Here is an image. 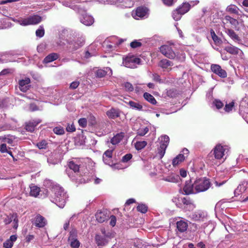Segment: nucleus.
I'll return each mask as SVG.
<instances>
[{
  "label": "nucleus",
  "mask_w": 248,
  "mask_h": 248,
  "mask_svg": "<svg viewBox=\"0 0 248 248\" xmlns=\"http://www.w3.org/2000/svg\"><path fill=\"white\" fill-rule=\"evenodd\" d=\"M226 148L221 144H217L208 154L206 157L207 163L210 165L220 164L223 162Z\"/></svg>",
  "instance_id": "f257e3e1"
},
{
  "label": "nucleus",
  "mask_w": 248,
  "mask_h": 248,
  "mask_svg": "<svg viewBox=\"0 0 248 248\" xmlns=\"http://www.w3.org/2000/svg\"><path fill=\"white\" fill-rule=\"evenodd\" d=\"M53 198V200L52 202L56 204L60 208H62L65 204L68 196L63 189L58 187H56L54 189Z\"/></svg>",
  "instance_id": "f03ea898"
},
{
  "label": "nucleus",
  "mask_w": 248,
  "mask_h": 248,
  "mask_svg": "<svg viewBox=\"0 0 248 248\" xmlns=\"http://www.w3.org/2000/svg\"><path fill=\"white\" fill-rule=\"evenodd\" d=\"M191 8L188 2H183L172 12V16L175 21L179 20L183 15L187 13Z\"/></svg>",
  "instance_id": "7ed1b4c3"
},
{
  "label": "nucleus",
  "mask_w": 248,
  "mask_h": 248,
  "mask_svg": "<svg viewBox=\"0 0 248 248\" xmlns=\"http://www.w3.org/2000/svg\"><path fill=\"white\" fill-rule=\"evenodd\" d=\"M211 186L209 179L206 177L197 179L194 182V188L196 192L207 190Z\"/></svg>",
  "instance_id": "20e7f679"
},
{
  "label": "nucleus",
  "mask_w": 248,
  "mask_h": 248,
  "mask_svg": "<svg viewBox=\"0 0 248 248\" xmlns=\"http://www.w3.org/2000/svg\"><path fill=\"white\" fill-rule=\"evenodd\" d=\"M169 142L170 138L167 135H165L160 137V146L157 149V155L160 159H162L164 156Z\"/></svg>",
  "instance_id": "39448f33"
},
{
  "label": "nucleus",
  "mask_w": 248,
  "mask_h": 248,
  "mask_svg": "<svg viewBox=\"0 0 248 248\" xmlns=\"http://www.w3.org/2000/svg\"><path fill=\"white\" fill-rule=\"evenodd\" d=\"M42 21V17L38 15H33L30 16L27 18L21 21V24L24 26L29 25H35L39 23Z\"/></svg>",
  "instance_id": "423d86ee"
},
{
  "label": "nucleus",
  "mask_w": 248,
  "mask_h": 248,
  "mask_svg": "<svg viewBox=\"0 0 248 248\" xmlns=\"http://www.w3.org/2000/svg\"><path fill=\"white\" fill-rule=\"evenodd\" d=\"M160 51L163 55L169 59H173L175 57V53L170 46L163 45L161 46Z\"/></svg>",
  "instance_id": "0eeeda50"
},
{
  "label": "nucleus",
  "mask_w": 248,
  "mask_h": 248,
  "mask_svg": "<svg viewBox=\"0 0 248 248\" xmlns=\"http://www.w3.org/2000/svg\"><path fill=\"white\" fill-rule=\"evenodd\" d=\"M84 43L85 41L83 39H78V40L76 41H73L69 42L67 47L69 50L71 51H75L83 46L84 44Z\"/></svg>",
  "instance_id": "6e6552de"
},
{
  "label": "nucleus",
  "mask_w": 248,
  "mask_h": 248,
  "mask_svg": "<svg viewBox=\"0 0 248 248\" xmlns=\"http://www.w3.org/2000/svg\"><path fill=\"white\" fill-rule=\"evenodd\" d=\"M211 71L220 78H225L227 76L226 71L221 67L218 64H212L211 65Z\"/></svg>",
  "instance_id": "1a4fd4ad"
},
{
  "label": "nucleus",
  "mask_w": 248,
  "mask_h": 248,
  "mask_svg": "<svg viewBox=\"0 0 248 248\" xmlns=\"http://www.w3.org/2000/svg\"><path fill=\"white\" fill-rule=\"evenodd\" d=\"M31 83V79L29 78H25L24 79L19 80L18 81L19 89L23 92L26 93L30 88L29 84Z\"/></svg>",
  "instance_id": "9d476101"
},
{
  "label": "nucleus",
  "mask_w": 248,
  "mask_h": 248,
  "mask_svg": "<svg viewBox=\"0 0 248 248\" xmlns=\"http://www.w3.org/2000/svg\"><path fill=\"white\" fill-rule=\"evenodd\" d=\"M122 111L119 108H111L106 112L107 116L112 119H115L120 117Z\"/></svg>",
  "instance_id": "9b49d317"
},
{
  "label": "nucleus",
  "mask_w": 248,
  "mask_h": 248,
  "mask_svg": "<svg viewBox=\"0 0 248 248\" xmlns=\"http://www.w3.org/2000/svg\"><path fill=\"white\" fill-rule=\"evenodd\" d=\"M80 20L82 23L86 26H90L94 22L93 18L86 13H84L81 16Z\"/></svg>",
  "instance_id": "f8f14e48"
},
{
  "label": "nucleus",
  "mask_w": 248,
  "mask_h": 248,
  "mask_svg": "<svg viewBox=\"0 0 248 248\" xmlns=\"http://www.w3.org/2000/svg\"><path fill=\"white\" fill-rule=\"evenodd\" d=\"M46 223V219L40 214H38L35 217L34 224L39 228L44 227Z\"/></svg>",
  "instance_id": "ddd939ff"
},
{
  "label": "nucleus",
  "mask_w": 248,
  "mask_h": 248,
  "mask_svg": "<svg viewBox=\"0 0 248 248\" xmlns=\"http://www.w3.org/2000/svg\"><path fill=\"white\" fill-rule=\"evenodd\" d=\"M113 151V149H108L104 152L103 155V159L105 164L110 165Z\"/></svg>",
  "instance_id": "4468645a"
},
{
  "label": "nucleus",
  "mask_w": 248,
  "mask_h": 248,
  "mask_svg": "<svg viewBox=\"0 0 248 248\" xmlns=\"http://www.w3.org/2000/svg\"><path fill=\"white\" fill-rule=\"evenodd\" d=\"M96 220L99 223H103L108 218V215L107 211L97 212L95 214Z\"/></svg>",
  "instance_id": "2eb2a0df"
},
{
  "label": "nucleus",
  "mask_w": 248,
  "mask_h": 248,
  "mask_svg": "<svg viewBox=\"0 0 248 248\" xmlns=\"http://www.w3.org/2000/svg\"><path fill=\"white\" fill-rule=\"evenodd\" d=\"M194 188V183H191V180L186 181L183 190L186 194L188 195L193 193Z\"/></svg>",
  "instance_id": "dca6fc26"
},
{
  "label": "nucleus",
  "mask_w": 248,
  "mask_h": 248,
  "mask_svg": "<svg viewBox=\"0 0 248 248\" xmlns=\"http://www.w3.org/2000/svg\"><path fill=\"white\" fill-rule=\"evenodd\" d=\"M95 241L98 246H104L108 242V239L99 234L95 235Z\"/></svg>",
  "instance_id": "f3484780"
},
{
  "label": "nucleus",
  "mask_w": 248,
  "mask_h": 248,
  "mask_svg": "<svg viewBox=\"0 0 248 248\" xmlns=\"http://www.w3.org/2000/svg\"><path fill=\"white\" fill-rule=\"evenodd\" d=\"M41 122V120L33 121L26 124L25 129L27 131L32 132L34 131L35 127Z\"/></svg>",
  "instance_id": "a211bd4d"
},
{
  "label": "nucleus",
  "mask_w": 248,
  "mask_h": 248,
  "mask_svg": "<svg viewBox=\"0 0 248 248\" xmlns=\"http://www.w3.org/2000/svg\"><path fill=\"white\" fill-rule=\"evenodd\" d=\"M204 217V214L202 211L196 212L190 216L191 218L195 221H202Z\"/></svg>",
  "instance_id": "6ab92c4d"
},
{
  "label": "nucleus",
  "mask_w": 248,
  "mask_h": 248,
  "mask_svg": "<svg viewBox=\"0 0 248 248\" xmlns=\"http://www.w3.org/2000/svg\"><path fill=\"white\" fill-rule=\"evenodd\" d=\"M173 65V63L167 60L163 59L159 62V66L163 69H168L169 71L171 70L170 66Z\"/></svg>",
  "instance_id": "aec40b11"
},
{
  "label": "nucleus",
  "mask_w": 248,
  "mask_h": 248,
  "mask_svg": "<svg viewBox=\"0 0 248 248\" xmlns=\"http://www.w3.org/2000/svg\"><path fill=\"white\" fill-rule=\"evenodd\" d=\"M59 57V55L56 53H50L44 58L43 62L45 63H49L56 60Z\"/></svg>",
  "instance_id": "412c9836"
},
{
  "label": "nucleus",
  "mask_w": 248,
  "mask_h": 248,
  "mask_svg": "<svg viewBox=\"0 0 248 248\" xmlns=\"http://www.w3.org/2000/svg\"><path fill=\"white\" fill-rule=\"evenodd\" d=\"M176 227L180 232H183L187 230L188 224L186 222L183 220H180L177 222Z\"/></svg>",
  "instance_id": "4be33fe9"
},
{
  "label": "nucleus",
  "mask_w": 248,
  "mask_h": 248,
  "mask_svg": "<svg viewBox=\"0 0 248 248\" xmlns=\"http://www.w3.org/2000/svg\"><path fill=\"white\" fill-rule=\"evenodd\" d=\"M148 9L145 7H138L136 10V16L139 17H143L146 16L148 12Z\"/></svg>",
  "instance_id": "5701e85b"
},
{
  "label": "nucleus",
  "mask_w": 248,
  "mask_h": 248,
  "mask_svg": "<svg viewBox=\"0 0 248 248\" xmlns=\"http://www.w3.org/2000/svg\"><path fill=\"white\" fill-rule=\"evenodd\" d=\"M124 136V132L117 134L111 139V143L113 145H116L119 143L123 139Z\"/></svg>",
  "instance_id": "b1692460"
},
{
  "label": "nucleus",
  "mask_w": 248,
  "mask_h": 248,
  "mask_svg": "<svg viewBox=\"0 0 248 248\" xmlns=\"http://www.w3.org/2000/svg\"><path fill=\"white\" fill-rule=\"evenodd\" d=\"M144 98L148 102L152 105H155L157 103V101L155 98L150 93H145L143 94Z\"/></svg>",
  "instance_id": "393cba45"
},
{
  "label": "nucleus",
  "mask_w": 248,
  "mask_h": 248,
  "mask_svg": "<svg viewBox=\"0 0 248 248\" xmlns=\"http://www.w3.org/2000/svg\"><path fill=\"white\" fill-rule=\"evenodd\" d=\"M225 32L233 41H238L240 40L239 37L233 30L228 29L226 30Z\"/></svg>",
  "instance_id": "a878e982"
},
{
  "label": "nucleus",
  "mask_w": 248,
  "mask_h": 248,
  "mask_svg": "<svg viewBox=\"0 0 248 248\" xmlns=\"http://www.w3.org/2000/svg\"><path fill=\"white\" fill-rule=\"evenodd\" d=\"M185 159V157L183 154H179L172 160V164L175 167L183 162Z\"/></svg>",
  "instance_id": "bb28decb"
},
{
  "label": "nucleus",
  "mask_w": 248,
  "mask_h": 248,
  "mask_svg": "<svg viewBox=\"0 0 248 248\" xmlns=\"http://www.w3.org/2000/svg\"><path fill=\"white\" fill-rule=\"evenodd\" d=\"M226 11L230 14L239 15V8L234 4H230L226 8Z\"/></svg>",
  "instance_id": "cd10ccee"
},
{
  "label": "nucleus",
  "mask_w": 248,
  "mask_h": 248,
  "mask_svg": "<svg viewBox=\"0 0 248 248\" xmlns=\"http://www.w3.org/2000/svg\"><path fill=\"white\" fill-rule=\"evenodd\" d=\"M227 52L232 55H237L240 49L235 46H230L225 47L224 49Z\"/></svg>",
  "instance_id": "c85d7f7f"
},
{
  "label": "nucleus",
  "mask_w": 248,
  "mask_h": 248,
  "mask_svg": "<svg viewBox=\"0 0 248 248\" xmlns=\"http://www.w3.org/2000/svg\"><path fill=\"white\" fill-rule=\"evenodd\" d=\"M210 34L213 40L216 45L219 46L222 44V41L221 39L216 35L215 31L213 29L210 30Z\"/></svg>",
  "instance_id": "c756f323"
},
{
  "label": "nucleus",
  "mask_w": 248,
  "mask_h": 248,
  "mask_svg": "<svg viewBox=\"0 0 248 248\" xmlns=\"http://www.w3.org/2000/svg\"><path fill=\"white\" fill-rule=\"evenodd\" d=\"M40 189L36 186H30V195L31 196L36 197L39 194Z\"/></svg>",
  "instance_id": "7c9ffc66"
},
{
  "label": "nucleus",
  "mask_w": 248,
  "mask_h": 248,
  "mask_svg": "<svg viewBox=\"0 0 248 248\" xmlns=\"http://www.w3.org/2000/svg\"><path fill=\"white\" fill-rule=\"evenodd\" d=\"M128 104L132 108L139 111H141L143 109L142 106L139 103L135 102L133 101H130Z\"/></svg>",
  "instance_id": "2f4dec72"
},
{
  "label": "nucleus",
  "mask_w": 248,
  "mask_h": 248,
  "mask_svg": "<svg viewBox=\"0 0 248 248\" xmlns=\"http://www.w3.org/2000/svg\"><path fill=\"white\" fill-rule=\"evenodd\" d=\"M70 169L73 170L75 172H78L79 170V165L76 164L73 161H71L68 164Z\"/></svg>",
  "instance_id": "473e14b6"
},
{
  "label": "nucleus",
  "mask_w": 248,
  "mask_h": 248,
  "mask_svg": "<svg viewBox=\"0 0 248 248\" xmlns=\"http://www.w3.org/2000/svg\"><path fill=\"white\" fill-rule=\"evenodd\" d=\"M147 144V142L145 141H137L135 144V147L136 150H140L143 149Z\"/></svg>",
  "instance_id": "72a5a7b5"
},
{
  "label": "nucleus",
  "mask_w": 248,
  "mask_h": 248,
  "mask_svg": "<svg viewBox=\"0 0 248 248\" xmlns=\"http://www.w3.org/2000/svg\"><path fill=\"white\" fill-rule=\"evenodd\" d=\"M225 19L227 21L229 22L231 24L234 26H237L239 24L238 21L236 19H234L229 16H226L225 17Z\"/></svg>",
  "instance_id": "f704fd0d"
},
{
  "label": "nucleus",
  "mask_w": 248,
  "mask_h": 248,
  "mask_svg": "<svg viewBox=\"0 0 248 248\" xmlns=\"http://www.w3.org/2000/svg\"><path fill=\"white\" fill-rule=\"evenodd\" d=\"M13 228L15 229H17L18 226V215L17 213H15L13 214Z\"/></svg>",
  "instance_id": "c9c22d12"
},
{
  "label": "nucleus",
  "mask_w": 248,
  "mask_h": 248,
  "mask_svg": "<svg viewBox=\"0 0 248 248\" xmlns=\"http://www.w3.org/2000/svg\"><path fill=\"white\" fill-rule=\"evenodd\" d=\"M234 106V102L232 101L231 102H230L228 104H227V103L226 104L225 107L224 108V109L225 112L228 113V112H231Z\"/></svg>",
  "instance_id": "e433bc0d"
},
{
  "label": "nucleus",
  "mask_w": 248,
  "mask_h": 248,
  "mask_svg": "<svg viewBox=\"0 0 248 248\" xmlns=\"http://www.w3.org/2000/svg\"><path fill=\"white\" fill-rule=\"evenodd\" d=\"M137 210L142 213H145L148 210V207L144 204H140L137 207Z\"/></svg>",
  "instance_id": "4c0bfd02"
},
{
  "label": "nucleus",
  "mask_w": 248,
  "mask_h": 248,
  "mask_svg": "<svg viewBox=\"0 0 248 248\" xmlns=\"http://www.w3.org/2000/svg\"><path fill=\"white\" fill-rule=\"evenodd\" d=\"M123 85L124 87L125 91L128 92H131L134 91V87L131 83L129 82H126L124 83Z\"/></svg>",
  "instance_id": "58836bf2"
},
{
  "label": "nucleus",
  "mask_w": 248,
  "mask_h": 248,
  "mask_svg": "<svg viewBox=\"0 0 248 248\" xmlns=\"http://www.w3.org/2000/svg\"><path fill=\"white\" fill-rule=\"evenodd\" d=\"M77 232L76 230H72L70 232L68 241L77 239Z\"/></svg>",
  "instance_id": "ea45409f"
},
{
  "label": "nucleus",
  "mask_w": 248,
  "mask_h": 248,
  "mask_svg": "<svg viewBox=\"0 0 248 248\" xmlns=\"http://www.w3.org/2000/svg\"><path fill=\"white\" fill-rule=\"evenodd\" d=\"M247 189V185H246V182H244L242 183L241 184H240L238 186L237 189L235 190V192L237 190H239L240 192H241L242 193H244L246 191Z\"/></svg>",
  "instance_id": "a19ab883"
},
{
  "label": "nucleus",
  "mask_w": 248,
  "mask_h": 248,
  "mask_svg": "<svg viewBox=\"0 0 248 248\" xmlns=\"http://www.w3.org/2000/svg\"><path fill=\"white\" fill-rule=\"evenodd\" d=\"M69 242H70V245L72 248H79L80 243L78 239L69 241Z\"/></svg>",
  "instance_id": "79ce46f5"
},
{
  "label": "nucleus",
  "mask_w": 248,
  "mask_h": 248,
  "mask_svg": "<svg viewBox=\"0 0 248 248\" xmlns=\"http://www.w3.org/2000/svg\"><path fill=\"white\" fill-rule=\"evenodd\" d=\"M36 35L40 38L42 37L45 34V30L43 26H40L38 29L36 31Z\"/></svg>",
  "instance_id": "37998d69"
},
{
  "label": "nucleus",
  "mask_w": 248,
  "mask_h": 248,
  "mask_svg": "<svg viewBox=\"0 0 248 248\" xmlns=\"http://www.w3.org/2000/svg\"><path fill=\"white\" fill-rule=\"evenodd\" d=\"M213 103L218 109L222 108V107L224 106L223 103L219 99H215Z\"/></svg>",
  "instance_id": "c03bdc74"
},
{
  "label": "nucleus",
  "mask_w": 248,
  "mask_h": 248,
  "mask_svg": "<svg viewBox=\"0 0 248 248\" xmlns=\"http://www.w3.org/2000/svg\"><path fill=\"white\" fill-rule=\"evenodd\" d=\"M54 133L57 135H63L64 133V131L63 128L61 127H55L53 130Z\"/></svg>",
  "instance_id": "a18cd8bd"
},
{
  "label": "nucleus",
  "mask_w": 248,
  "mask_h": 248,
  "mask_svg": "<svg viewBox=\"0 0 248 248\" xmlns=\"http://www.w3.org/2000/svg\"><path fill=\"white\" fill-rule=\"evenodd\" d=\"M163 4L167 6H172L177 1V0H162Z\"/></svg>",
  "instance_id": "49530a36"
},
{
  "label": "nucleus",
  "mask_w": 248,
  "mask_h": 248,
  "mask_svg": "<svg viewBox=\"0 0 248 248\" xmlns=\"http://www.w3.org/2000/svg\"><path fill=\"white\" fill-rule=\"evenodd\" d=\"M47 143L45 140H43L37 143V146L40 149H46L47 147Z\"/></svg>",
  "instance_id": "de8ad7c7"
},
{
  "label": "nucleus",
  "mask_w": 248,
  "mask_h": 248,
  "mask_svg": "<svg viewBox=\"0 0 248 248\" xmlns=\"http://www.w3.org/2000/svg\"><path fill=\"white\" fill-rule=\"evenodd\" d=\"M149 131V128L145 127L143 129H140L138 130L137 134L140 136H143L147 134Z\"/></svg>",
  "instance_id": "09e8293b"
},
{
  "label": "nucleus",
  "mask_w": 248,
  "mask_h": 248,
  "mask_svg": "<svg viewBox=\"0 0 248 248\" xmlns=\"http://www.w3.org/2000/svg\"><path fill=\"white\" fill-rule=\"evenodd\" d=\"M107 74V72L103 69H98L96 72V76L97 77L101 78L104 77Z\"/></svg>",
  "instance_id": "8fccbe9b"
},
{
  "label": "nucleus",
  "mask_w": 248,
  "mask_h": 248,
  "mask_svg": "<svg viewBox=\"0 0 248 248\" xmlns=\"http://www.w3.org/2000/svg\"><path fill=\"white\" fill-rule=\"evenodd\" d=\"M13 220V214H11L9 216H6L3 219V222L5 224H9Z\"/></svg>",
  "instance_id": "3c124183"
},
{
  "label": "nucleus",
  "mask_w": 248,
  "mask_h": 248,
  "mask_svg": "<svg viewBox=\"0 0 248 248\" xmlns=\"http://www.w3.org/2000/svg\"><path fill=\"white\" fill-rule=\"evenodd\" d=\"M141 45V43L136 40L132 42L130 44V46L133 48H136L137 47H140Z\"/></svg>",
  "instance_id": "603ef678"
},
{
  "label": "nucleus",
  "mask_w": 248,
  "mask_h": 248,
  "mask_svg": "<svg viewBox=\"0 0 248 248\" xmlns=\"http://www.w3.org/2000/svg\"><path fill=\"white\" fill-rule=\"evenodd\" d=\"M78 122L79 125L81 127H82L83 128L86 127L87 124V121L86 118H80L79 119Z\"/></svg>",
  "instance_id": "864d4df0"
},
{
  "label": "nucleus",
  "mask_w": 248,
  "mask_h": 248,
  "mask_svg": "<svg viewBox=\"0 0 248 248\" xmlns=\"http://www.w3.org/2000/svg\"><path fill=\"white\" fill-rule=\"evenodd\" d=\"M132 157V155L131 154H127L124 155L122 159V161L123 162H127L129 160H130Z\"/></svg>",
  "instance_id": "5fc2aeb1"
},
{
  "label": "nucleus",
  "mask_w": 248,
  "mask_h": 248,
  "mask_svg": "<svg viewBox=\"0 0 248 248\" xmlns=\"http://www.w3.org/2000/svg\"><path fill=\"white\" fill-rule=\"evenodd\" d=\"M109 219H110L109 224L112 227L115 226V225H116V217L115 216H114V215H111L109 217Z\"/></svg>",
  "instance_id": "6e6d98bb"
},
{
  "label": "nucleus",
  "mask_w": 248,
  "mask_h": 248,
  "mask_svg": "<svg viewBox=\"0 0 248 248\" xmlns=\"http://www.w3.org/2000/svg\"><path fill=\"white\" fill-rule=\"evenodd\" d=\"M182 202L184 204L187 205L192 204V201L190 198H187L186 197H184L182 199Z\"/></svg>",
  "instance_id": "4d7b16f0"
},
{
  "label": "nucleus",
  "mask_w": 248,
  "mask_h": 248,
  "mask_svg": "<svg viewBox=\"0 0 248 248\" xmlns=\"http://www.w3.org/2000/svg\"><path fill=\"white\" fill-rule=\"evenodd\" d=\"M153 80L159 83L162 82V80L161 79V78L159 75L157 74H153Z\"/></svg>",
  "instance_id": "13d9d810"
},
{
  "label": "nucleus",
  "mask_w": 248,
  "mask_h": 248,
  "mask_svg": "<svg viewBox=\"0 0 248 248\" xmlns=\"http://www.w3.org/2000/svg\"><path fill=\"white\" fill-rule=\"evenodd\" d=\"M13 246V243L9 240H6L3 243V247L5 248H11Z\"/></svg>",
  "instance_id": "bf43d9fd"
},
{
  "label": "nucleus",
  "mask_w": 248,
  "mask_h": 248,
  "mask_svg": "<svg viewBox=\"0 0 248 248\" xmlns=\"http://www.w3.org/2000/svg\"><path fill=\"white\" fill-rule=\"evenodd\" d=\"M79 84V82L78 81H73L70 84L69 88L71 89H76L78 86Z\"/></svg>",
  "instance_id": "052dcab7"
},
{
  "label": "nucleus",
  "mask_w": 248,
  "mask_h": 248,
  "mask_svg": "<svg viewBox=\"0 0 248 248\" xmlns=\"http://www.w3.org/2000/svg\"><path fill=\"white\" fill-rule=\"evenodd\" d=\"M128 62H131L134 63L140 64V59L139 58L132 57L131 58Z\"/></svg>",
  "instance_id": "680f3d73"
},
{
  "label": "nucleus",
  "mask_w": 248,
  "mask_h": 248,
  "mask_svg": "<svg viewBox=\"0 0 248 248\" xmlns=\"http://www.w3.org/2000/svg\"><path fill=\"white\" fill-rule=\"evenodd\" d=\"M66 130L68 132H73L76 131V128L75 127V125L72 124H68L67 126L66 127Z\"/></svg>",
  "instance_id": "e2e57ef3"
},
{
  "label": "nucleus",
  "mask_w": 248,
  "mask_h": 248,
  "mask_svg": "<svg viewBox=\"0 0 248 248\" xmlns=\"http://www.w3.org/2000/svg\"><path fill=\"white\" fill-rule=\"evenodd\" d=\"M7 145L5 143H2L0 145V152L1 153L7 152Z\"/></svg>",
  "instance_id": "0e129e2a"
},
{
  "label": "nucleus",
  "mask_w": 248,
  "mask_h": 248,
  "mask_svg": "<svg viewBox=\"0 0 248 248\" xmlns=\"http://www.w3.org/2000/svg\"><path fill=\"white\" fill-rule=\"evenodd\" d=\"M179 178V177L178 176H176V178L174 177H169L168 178H166V180L168 182L175 183L177 181V180Z\"/></svg>",
  "instance_id": "69168bd1"
},
{
  "label": "nucleus",
  "mask_w": 248,
  "mask_h": 248,
  "mask_svg": "<svg viewBox=\"0 0 248 248\" xmlns=\"http://www.w3.org/2000/svg\"><path fill=\"white\" fill-rule=\"evenodd\" d=\"M114 237V234L111 232H107L106 234L104 236V237L106 238L107 239H111L112 238H113Z\"/></svg>",
  "instance_id": "338daca9"
},
{
  "label": "nucleus",
  "mask_w": 248,
  "mask_h": 248,
  "mask_svg": "<svg viewBox=\"0 0 248 248\" xmlns=\"http://www.w3.org/2000/svg\"><path fill=\"white\" fill-rule=\"evenodd\" d=\"M12 70L10 69H4L0 72V75H5L7 74L12 73Z\"/></svg>",
  "instance_id": "774afa93"
}]
</instances>
